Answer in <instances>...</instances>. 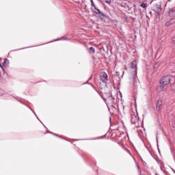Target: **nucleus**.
I'll return each instance as SVG.
<instances>
[{
  "label": "nucleus",
  "mask_w": 175,
  "mask_h": 175,
  "mask_svg": "<svg viewBox=\"0 0 175 175\" xmlns=\"http://www.w3.org/2000/svg\"><path fill=\"white\" fill-rule=\"evenodd\" d=\"M131 69L133 72V74L129 75L130 84H131V85H133V87L136 88L137 87V62H136V60L132 62Z\"/></svg>",
  "instance_id": "obj_1"
},
{
  "label": "nucleus",
  "mask_w": 175,
  "mask_h": 175,
  "mask_svg": "<svg viewBox=\"0 0 175 175\" xmlns=\"http://www.w3.org/2000/svg\"><path fill=\"white\" fill-rule=\"evenodd\" d=\"M170 80H172V77L169 75L161 78V79L160 80L161 85L157 88V91H163V88H165V85H167V84H170Z\"/></svg>",
  "instance_id": "obj_2"
},
{
  "label": "nucleus",
  "mask_w": 175,
  "mask_h": 175,
  "mask_svg": "<svg viewBox=\"0 0 175 175\" xmlns=\"http://www.w3.org/2000/svg\"><path fill=\"white\" fill-rule=\"evenodd\" d=\"M104 100L107 105V103L108 105H113L116 99L114 98V97H113V96L111 94H107V97L106 98H104Z\"/></svg>",
  "instance_id": "obj_3"
},
{
  "label": "nucleus",
  "mask_w": 175,
  "mask_h": 175,
  "mask_svg": "<svg viewBox=\"0 0 175 175\" xmlns=\"http://www.w3.org/2000/svg\"><path fill=\"white\" fill-rule=\"evenodd\" d=\"M152 11L155 12V13H157V14H158V16H159V14H161V12H162V8L161 7V5L154 4L153 5Z\"/></svg>",
  "instance_id": "obj_4"
},
{
  "label": "nucleus",
  "mask_w": 175,
  "mask_h": 175,
  "mask_svg": "<svg viewBox=\"0 0 175 175\" xmlns=\"http://www.w3.org/2000/svg\"><path fill=\"white\" fill-rule=\"evenodd\" d=\"M131 122L132 124H137V122H139V116H137V113L131 114Z\"/></svg>",
  "instance_id": "obj_5"
},
{
  "label": "nucleus",
  "mask_w": 175,
  "mask_h": 175,
  "mask_svg": "<svg viewBox=\"0 0 175 175\" xmlns=\"http://www.w3.org/2000/svg\"><path fill=\"white\" fill-rule=\"evenodd\" d=\"M100 80L103 81V83H106L107 81V74L106 72H101L100 74Z\"/></svg>",
  "instance_id": "obj_6"
},
{
  "label": "nucleus",
  "mask_w": 175,
  "mask_h": 175,
  "mask_svg": "<svg viewBox=\"0 0 175 175\" xmlns=\"http://www.w3.org/2000/svg\"><path fill=\"white\" fill-rule=\"evenodd\" d=\"M162 106H163V103L162 102V100H158L157 104V110H158V111H161V110H162Z\"/></svg>",
  "instance_id": "obj_7"
},
{
  "label": "nucleus",
  "mask_w": 175,
  "mask_h": 175,
  "mask_svg": "<svg viewBox=\"0 0 175 175\" xmlns=\"http://www.w3.org/2000/svg\"><path fill=\"white\" fill-rule=\"evenodd\" d=\"M174 23H175V18H172L170 21H169L168 22L165 23V26L170 27V25L174 24Z\"/></svg>",
  "instance_id": "obj_8"
},
{
  "label": "nucleus",
  "mask_w": 175,
  "mask_h": 175,
  "mask_svg": "<svg viewBox=\"0 0 175 175\" xmlns=\"http://www.w3.org/2000/svg\"><path fill=\"white\" fill-rule=\"evenodd\" d=\"M169 15H170L171 17H174V16H175V10H171L169 12Z\"/></svg>",
  "instance_id": "obj_9"
},
{
  "label": "nucleus",
  "mask_w": 175,
  "mask_h": 175,
  "mask_svg": "<svg viewBox=\"0 0 175 175\" xmlns=\"http://www.w3.org/2000/svg\"><path fill=\"white\" fill-rule=\"evenodd\" d=\"M89 51H90V53H95V49L94 47L91 46L89 49Z\"/></svg>",
  "instance_id": "obj_10"
},
{
  "label": "nucleus",
  "mask_w": 175,
  "mask_h": 175,
  "mask_svg": "<svg viewBox=\"0 0 175 175\" xmlns=\"http://www.w3.org/2000/svg\"><path fill=\"white\" fill-rule=\"evenodd\" d=\"M144 131H146V129H144L143 126H141L139 127V130H138L137 132H144Z\"/></svg>",
  "instance_id": "obj_11"
},
{
  "label": "nucleus",
  "mask_w": 175,
  "mask_h": 175,
  "mask_svg": "<svg viewBox=\"0 0 175 175\" xmlns=\"http://www.w3.org/2000/svg\"><path fill=\"white\" fill-rule=\"evenodd\" d=\"M141 8H142L143 9H146L147 8V5H146V3H142L141 5H140Z\"/></svg>",
  "instance_id": "obj_12"
},
{
  "label": "nucleus",
  "mask_w": 175,
  "mask_h": 175,
  "mask_svg": "<svg viewBox=\"0 0 175 175\" xmlns=\"http://www.w3.org/2000/svg\"><path fill=\"white\" fill-rule=\"evenodd\" d=\"M94 9H95V10L97 11V12H96V14H102V12H100V10H99V9H97L96 7L94 8Z\"/></svg>",
  "instance_id": "obj_13"
},
{
  "label": "nucleus",
  "mask_w": 175,
  "mask_h": 175,
  "mask_svg": "<svg viewBox=\"0 0 175 175\" xmlns=\"http://www.w3.org/2000/svg\"><path fill=\"white\" fill-rule=\"evenodd\" d=\"M90 2H91V5H92V6L93 8H96V7L95 6V4L94 3V0H90Z\"/></svg>",
  "instance_id": "obj_14"
},
{
  "label": "nucleus",
  "mask_w": 175,
  "mask_h": 175,
  "mask_svg": "<svg viewBox=\"0 0 175 175\" xmlns=\"http://www.w3.org/2000/svg\"><path fill=\"white\" fill-rule=\"evenodd\" d=\"M9 62V60L8 59H4L3 65L8 64Z\"/></svg>",
  "instance_id": "obj_15"
},
{
  "label": "nucleus",
  "mask_w": 175,
  "mask_h": 175,
  "mask_svg": "<svg viewBox=\"0 0 175 175\" xmlns=\"http://www.w3.org/2000/svg\"><path fill=\"white\" fill-rule=\"evenodd\" d=\"M172 42L175 44V36L172 38Z\"/></svg>",
  "instance_id": "obj_16"
},
{
  "label": "nucleus",
  "mask_w": 175,
  "mask_h": 175,
  "mask_svg": "<svg viewBox=\"0 0 175 175\" xmlns=\"http://www.w3.org/2000/svg\"><path fill=\"white\" fill-rule=\"evenodd\" d=\"M158 66H159V63H157V64L154 65V68H158Z\"/></svg>",
  "instance_id": "obj_17"
},
{
  "label": "nucleus",
  "mask_w": 175,
  "mask_h": 175,
  "mask_svg": "<svg viewBox=\"0 0 175 175\" xmlns=\"http://www.w3.org/2000/svg\"><path fill=\"white\" fill-rule=\"evenodd\" d=\"M137 170H139V172H142V171L140 170V167H139V165H137Z\"/></svg>",
  "instance_id": "obj_18"
},
{
  "label": "nucleus",
  "mask_w": 175,
  "mask_h": 175,
  "mask_svg": "<svg viewBox=\"0 0 175 175\" xmlns=\"http://www.w3.org/2000/svg\"><path fill=\"white\" fill-rule=\"evenodd\" d=\"M106 3H109V4H110V1H106Z\"/></svg>",
  "instance_id": "obj_19"
},
{
  "label": "nucleus",
  "mask_w": 175,
  "mask_h": 175,
  "mask_svg": "<svg viewBox=\"0 0 175 175\" xmlns=\"http://www.w3.org/2000/svg\"><path fill=\"white\" fill-rule=\"evenodd\" d=\"M0 67L3 69V66H2L1 64H0Z\"/></svg>",
  "instance_id": "obj_20"
},
{
  "label": "nucleus",
  "mask_w": 175,
  "mask_h": 175,
  "mask_svg": "<svg viewBox=\"0 0 175 175\" xmlns=\"http://www.w3.org/2000/svg\"><path fill=\"white\" fill-rule=\"evenodd\" d=\"M33 114H35V116H36V113L33 111Z\"/></svg>",
  "instance_id": "obj_21"
}]
</instances>
